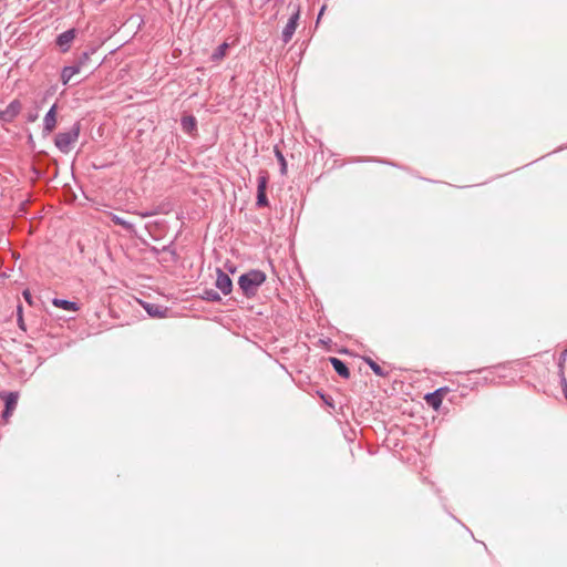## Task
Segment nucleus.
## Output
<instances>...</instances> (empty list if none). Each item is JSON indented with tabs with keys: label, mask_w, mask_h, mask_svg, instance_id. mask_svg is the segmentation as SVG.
<instances>
[{
	"label": "nucleus",
	"mask_w": 567,
	"mask_h": 567,
	"mask_svg": "<svg viewBox=\"0 0 567 567\" xmlns=\"http://www.w3.org/2000/svg\"><path fill=\"white\" fill-rule=\"evenodd\" d=\"M182 130L187 134H193L197 131V120L193 115H185L181 120Z\"/></svg>",
	"instance_id": "f8f14e48"
},
{
	"label": "nucleus",
	"mask_w": 567,
	"mask_h": 567,
	"mask_svg": "<svg viewBox=\"0 0 567 567\" xmlns=\"http://www.w3.org/2000/svg\"><path fill=\"white\" fill-rule=\"evenodd\" d=\"M18 326L20 329H22L23 331H25V324H24V321H23V317H22V307L21 306H18Z\"/></svg>",
	"instance_id": "393cba45"
},
{
	"label": "nucleus",
	"mask_w": 567,
	"mask_h": 567,
	"mask_svg": "<svg viewBox=\"0 0 567 567\" xmlns=\"http://www.w3.org/2000/svg\"><path fill=\"white\" fill-rule=\"evenodd\" d=\"M329 362L331 363V365L333 367V370L336 371V373L339 377H341L346 380H348L350 378V370L342 360H340L339 358H336V357H330Z\"/></svg>",
	"instance_id": "9d476101"
},
{
	"label": "nucleus",
	"mask_w": 567,
	"mask_h": 567,
	"mask_svg": "<svg viewBox=\"0 0 567 567\" xmlns=\"http://www.w3.org/2000/svg\"><path fill=\"white\" fill-rule=\"evenodd\" d=\"M169 212H171V207L168 205H159L155 209L143 212L140 215H141V217L146 218V217L155 216L158 214H168Z\"/></svg>",
	"instance_id": "dca6fc26"
},
{
	"label": "nucleus",
	"mask_w": 567,
	"mask_h": 567,
	"mask_svg": "<svg viewBox=\"0 0 567 567\" xmlns=\"http://www.w3.org/2000/svg\"><path fill=\"white\" fill-rule=\"evenodd\" d=\"M267 276L262 270L251 269L238 279V286L243 295L247 298H252L257 295L259 287L266 281Z\"/></svg>",
	"instance_id": "f257e3e1"
},
{
	"label": "nucleus",
	"mask_w": 567,
	"mask_h": 567,
	"mask_svg": "<svg viewBox=\"0 0 567 567\" xmlns=\"http://www.w3.org/2000/svg\"><path fill=\"white\" fill-rule=\"evenodd\" d=\"M200 297L203 300L210 302H219L221 300L219 293L214 289H204Z\"/></svg>",
	"instance_id": "a211bd4d"
},
{
	"label": "nucleus",
	"mask_w": 567,
	"mask_h": 567,
	"mask_svg": "<svg viewBox=\"0 0 567 567\" xmlns=\"http://www.w3.org/2000/svg\"><path fill=\"white\" fill-rule=\"evenodd\" d=\"M161 250H162V251H165V252H169V254L172 255V257H173V260H174V261H176V260H177L178 256H177V254H176V249L174 248L173 243H171V244H168V245L164 246Z\"/></svg>",
	"instance_id": "5701e85b"
},
{
	"label": "nucleus",
	"mask_w": 567,
	"mask_h": 567,
	"mask_svg": "<svg viewBox=\"0 0 567 567\" xmlns=\"http://www.w3.org/2000/svg\"><path fill=\"white\" fill-rule=\"evenodd\" d=\"M21 110L22 103L18 99L12 100L4 110H0V121L2 123L13 122Z\"/></svg>",
	"instance_id": "39448f33"
},
{
	"label": "nucleus",
	"mask_w": 567,
	"mask_h": 567,
	"mask_svg": "<svg viewBox=\"0 0 567 567\" xmlns=\"http://www.w3.org/2000/svg\"><path fill=\"white\" fill-rule=\"evenodd\" d=\"M559 381H560L564 396L567 400V379H566L565 372L563 370L559 373Z\"/></svg>",
	"instance_id": "b1692460"
},
{
	"label": "nucleus",
	"mask_w": 567,
	"mask_h": 567,
	"mask_svg": "<svg viewBox=\"0 0 567 567\" xmlns=\"http://www.w3.org/2000/svg\"><path fill=\"white\" fill-rule=\"evenodd\" d=\"M28 142L30 144H34V141H33V136L30 134L29 137H28Z\"/></svg>",
	"instance_id": "c756f323"
},
{
	"label": "nucleus",
	"mask_w": 567,
	"mask_h": 567,
	"mask_svg": "<svg viewBox=\"0 0 567 567\" xmlns=\"http://www.w3.org/2000/svg\"><path fill=\"white\" fill-rule=\"evenodd\" d=\"M11 414H12V410H8L7 408H4V410L2 412V417L4 420H7Z\"/></svg>",
	"instance_id": "cd10ccee"
},
{
	"label": "nucleus",
	"mask_w": 567,
	"mask_h": 567,
	"mask_svg": "<svg viewBox=\"0 0 567 567\" xmlns=\"http://www.w3.org/2000/svg\"><path fill=\"white\" fill-rule=\"evenodd\" d=\"M268 179H269V176H268L267 171H264V169L259 171L258 178H257L258 185H257V198H256V206L258 208L269 206V202H268V198L266 195Z\"/></svg>",
	"instance_id": "20e7f679"
},
{
	"label": "nucleus",
	"mask_w": 567,
	"mask_h": 567,
	"mask_svg": "<svg viewBox=\"0 0 567 567\" xmlns=\"http://www.w3.org/2000/svg\"><path fill=\"white\" fill-rule=\"evenodd\" d=\"M18 404V393L17 392H8L4 395V408L8 410H14Z\"/></svg>",
	"instance_id": "f3484780"
},
{
	"label": "nucleus",
	"mask_w": 567,
	"mask_h": 567,
	"mask_svg": "<svg viewBox=\"0 0 567 567\" xmlns=\"http://www.w3.org/2000/svg\"><path fill=\"white\" fill-rule=\"evenodd\" d=\"M80 131L81 123L76 121L75 123H73L69 131L59 132L54 137V144L56 148L60 152L68 154L71 151L72 145L78 141Z\"/></svg>",
	"instance_id": "f03ea898"
},
{
	"label": "nucleus",
	"mask_w": 567,
	"mask_h": 567,
	"mask_svg": "<svg viewBox=\"0 0 567 567\" xmlns=\"http://www.w3.org/2000/svg\"><path fill=\"white\" fill-rule=\"evenodd\" d=\"M363 360L370 367V369L373 371L375 375L384 378L389 374L371 358L364 357Z\"/></svg>",
	"instance_id": "2eb2a0df"
},
{
	"label": "nucleus",
	"mask_w": 567,
	"mask_h": 567,
	"mask_svg": "<svg viewBox=\"0 0 567 567\" xmlns=\"http://www.w3.org/2000/svg\"><path fill=\"white\" fill-rule=\"evenodd\" d=\"M24 296H25V298L28 299V298H29V292H28V291H25V292H24Z\"/></svg>",
	"instance_id": "7c9ffc66"
},
{
	"label": "nucleus",
	"mask_w": 567,
	"mask_h": 567,
	"mask_svg": "<svg viewBox=\"0 0 567 567\" xmlns=\"http://www.w3.org/2000/svg\"><path fill=\"white\" fill-rule=\"evenodd\" d=\"M274 153H275V156L278 159L279 165H280V174L284 176V175L287 174V162H286V158H285L282 152L279 150L278 146H275Z\"/></svg>",
	"instance_id": "6ab92c4d"
},
{
	"label": "nucleus",
	"mask_w": 567,
	"mask_h": 567,
	"mask_svg": "<svg viewBox=\"0 0 567 567\" xmlns=\"http://www.w3.org/2000/svg\"><path fill=\"white\" fill-rule=\"evenodd\" d=\"M145 311L153 318H163L167 309H163L156 303H144Z\"/></svg>",
	"instance_id": "4468645a"
},
{
	"label": "nucleus",
	"mask_w": 567,
	"mask_h": 567,
	"mask_svg": "<svg viewBox=\"0 0 567 567\" xmlns=\"http://www.w3.org/2000/svg\"><path fill=\"white\" fill-rule=\"evenodd\" d=\"M56 109L58 105L54 103L47 112L43 118V135H49L53 132L56 126Z\"/></svg>",
	"instance_id": "1a4fd4ad"
},
{
	"label": "nucleus",
	"mask_w": 567,
	"mask_h": 567,
	"mask_svg": "<svg viewBox=\"0 0 567 567\" xmlns=\"http://www.w3.org/2000/svg\"><path fill=\"white\" fill-rule=\"evenodd\" d=\"M80 72L79 65H65L61 70L60 80L63 85H66L73 75Z\"/></svg>",
	"instance_id": "9b49d317"
},
{
	"label": "nucleus",
	"mask_w": 567,
	"mask_h": 567,
	"mask_svg": "<svg viewBox=\"0 0 567 567\" xmlns=\"http://www.w3.org/2000/svg\"><path fill=\"white\" fill-rule=\"evenodd\" d=\"M215 286L224 295H229L233 290V281L229 276L224 272L220 268L216 269V282Z\"/></svg>",
	"instance_id": "6e6552de"
},
{
	"label": "nucleus",
	"mask_w": 567,
	"mask_h": 567,
	"mask_svg": "<svg viewBox=\"0 0 567 567\" xmlns=\"http://www.w3.org/2000/svg\"><path fill=\"white\" fill-rule=\"evenodd\" d=\"M228 48H229V45L227 42H223L221 44H219L216 48V50L214 51V53L212 54L213 61L221 60L226 55V51Z\"/></svg>",
	"instance_id": "412c9836"
},
{
	"label": "nucleus",
	"mask_w": 567,
	"mask_h": 567,
	"mask_svg": "<svg viewBox=\"0 0 567 567\" xmlns=\"http://www.w3.org/2000/svg\"><path fill=\"white\" fill-rule=\"evenodd\" d=\"M326 10V6H322L320 11H319V14L317 17V22L321 19L322 14H323V11Z\"/></svg>",
	"instance_id": "c85d7f7f"
},
{
	"label": "nucleus",
	"mask_w": 567,
	"mask_h": 567,
	"mask_svg": "<svg viewBox=\"0 0 567 567\" xmlns=\"http://www.w3.org/2000/svg\"><path fill=\"white\" fill-rule=\"evenodd\" d=\"M95 53V49L92 48L90 49L89 51H85L83 52L79 58L78 60L75 61V65H79V69L81 70L83 66H85L87 64V62L90 61V56L91 54Z\"/></svg>",
	"instance_id": "4be33fe9"
},
{
	"label": "nucleus",
	"mask_w": 567,
	"mask_h": 567,
	"mask_svg": "<svg viewBox=\"0 0 567 567\" xmlns=\"http://www.w3.org/2000/svg\"><path fill=\"white\" fill-rule=\"evenodd\" d=\"M76 33H78L76 29L72 28V29H69V30L60 33L56 37L55 43L60 48V51L62 53H65L70 50L71 43L75 39Z\"/></svg>",
	"instance_id": "423d86ee"
},
{
	"label": "nucleus",
	"mask_w": 567,
	"mask_h": 567,
	"mask_svg": "<svg viewBox=\"0 0 567 567\" xmlns=\"http://www.w3.org/2000/svg\"><path fill=\"white\" fill-rule=\"evenodd\" d=\"M447 392H449V388L442 386V388L436 389L433 392L426 393L424 395V400L431 408H433L434 410L437 411L440 409V406L442 405L444 394Z\"/></svg>",
	"instance_id": "0eeeda50"
},
{
	"label": "nucleus",
	"mask_w": 567,
	"mask_h": 567,
	"mask_svg": "<svg viewBox=\"0 0 567 567\" xmlns=\"http://www.w3.org/2000/svg\"><path fill=\"white\" fill-rule=\"evenodd\" d=\"M566 359H567V348L559 355V362H558L559 372L561 370L564 371V363H565Z\"/></svg>",
	"instance_id": "a878e982"
},
{
	"label": "nucleus",
	"mask_w": 567,
	"mask_h": 567,
	"mask_svg": "<svg viewBox=\"0 0 567 567\" xmlns=\"http://www.w3.org/2000/svg\"><path fill=\"white\" fill-rule=\"evenodd\" d=\"M37 118H38V114L37 113H30L28 115V117H27V121L28 122H34V121H37Z\"/></svg>",
	"instance_id": "bb28decb"
},
{
	"label": "nucleus",
	"mask_w": 567,
	"mask_h": 567,
	"mask_svg": "<svg viewBox=\"0 0 567 567\" xmlns=\"http://www.w3.org/2000/svg\"><path fill=\"white\" fill-rule=\"evenodd\" d=\"M52 305L58 308H61L63 310H66V311H78L79 310V306L76 302L70 301L66 299L54 298L52 300Z\"/></svg>",
	"instance_id": "ddd939ff"
},
{
	"label": "nucleus",
	"mask_w": 567,
	"mask_h": 567,
	"mask_svg": "<svg viewBox=\"0 0 567 567\" xmlns=\"http://www.w3.org/2000/svg\"><path fill=\"white\" fill-rule=\"evenodd\" d=\"M111 220L115 224V225H118V226H122L125 230L127 231H133L134 230V225L125 219H123L122 217L117 216V215H112L111 216Z\"/></svg>",
	"instance_id": "aec40b11"
},
{
	"label": "nucleus",
	"mask_w": 567,
	"mask_h": 567,
	"mask_svg": "<svg viewBox=\"0 0 567 567\" xmlns=\"http://www.w3.org/2000/svg\"><path fill=\"white\" fill-rule=\"evenodd\" d=\"M289 7H292L293 11L281 33V39L284 43H288L292 39L300 18V4L290 2Z\"/></svg>",
	"instance_id": "7ed1b4c3"
}]
</instances>
